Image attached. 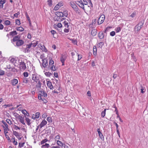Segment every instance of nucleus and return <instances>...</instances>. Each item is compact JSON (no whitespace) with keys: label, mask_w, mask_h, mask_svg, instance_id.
<instances>
[{"label":"nucleus","mask_w":148,"mask_h":148,"mask_svg":"<svg viewBox=\"0 0 148 148\" xmlns=\"http://www.w3.org/2000/svg\"><path fill=\"white\" fill-rule=\"evenodd\" d=\"M77 4L79 7L82 8L85 11H89L90 9V7L88 5V2L86 0L78 1Z\"/></svg>","instance_id":"obj_1"},{"label":"nucleus","mask_w":148,"mask_h":148,"mask_svg":"<svg viewBox=\"0 0 148 148\" xmlns=\"http://www.w3.org/2000/svg\"><path fill=\"white\" fill-rule=\"evenodd\" d=\"M56 15L57 16V18L56 20L61 21L64 19L66 18H64L65 17H67L68 15V12L66 10H64L63 12H56Z\"/></svg>","instance_id":"obj_2"},{"label":"nucleus","mask_w":148,"mask_h":148,"mask_svg":"<svg viewBox=\"0 0 148 148\" xmlns=\"http://www.w3.org/2000/svg\"><path fill=\"white\" fill-rule=\"evenodd\" d=\"M144 23L140 22L136 25L134 27V31L135 33L139 32L143 27Z\"/></svg>","instance_id":"obj_3"},{"label":"nucleus","mask_w":148,"mask_h":148,"mask_svg":"<svg viewBox=\"0 0 148 148\" xmlns=\"http://www.w3.org/2000/svg\"><path fill=\"white\" fill-rule=\"evenodd\" d=\"M19 69L21 71H24L27 68L26 64L24 62H21L19 63Z\"/></svg>","instance_id":"obj_4"},{"label":"nucleus","mask_w":148,"mask_h":148,"mask_svg":"<svg viewBox=\"0 0 148 148\" xmlns=\"http://www.w3.org/2000/svg\"><path fill=\"white\" fill-rule=\"evenodd\" d=\"M105 16L103 14L101 15L97 21V23L98 25H100L102 23L105 19Z\"/></svg>","instance_id":"obj_5"},{"label":"nucleus","mask_w":148,"mask_h":148,"mask_svg":"<svg viewBox=\"0 0 148 148\" xmlns=\"http://www.w3.org/2000/svg\"><path fill=\"white\" fill-rule=\"evenodd\" d=\"M47 123V121L45 120H43L41 123L40 125L39 126H37L36 129V131L37 132L38 130L39 126H40V128H42V127L46 125Z\"/></svg>","instance_id":"obj_6"},{"label":"nucleus","mask_w":148,"mask_h":148,"mask_svg":"<svg viewBox=\"0 0 148 148\" xmlns=\"http://www.w3.org/2000/svg\"><path fill=\"white\" fill-rule=\"evenodd\" d=\"M66 56L65 55L61 54L60 56V60L62 63V65H64V62L66 59Z\"/></svg>","instance_id":"obj_7"},{"label":"nucleus","mask_w":148,"mask_h":148,"mask_svg":"<svg viewBox=\"0 0 148 148\" xmlns=\"http://www.w3.org/2000/svg\"><path fill=\"white\" fill-rule=\"evenodd\" d=\"M13 134L15 136L18 140H20L21 139V133H18L16 131H13Z\"/></svg>","instance_id":"obj_8"},{"label":"nucleus","mask_w":148,"mask_h":148,"mask_svg":"<svg viewBox=\"0 0 148 148\" xmlns=\"http://www.w3.org/2000/svg\"><path fill=\"white\" fill-rule=\"evenodd\" d=\"M48 61L47 60L45 59H42V65L44 68H45L48 65Z\"/></svg>","instance_id":"obj_9"},{"label":"nucleus","mask_w":148,"mask_h":148,"mask_svg":"<svg viewBox=\"0 0 148 148\" xmlns=\"http://www.w3.org/2000/svg\"><path fill=\"white\" fill-rule=\"evenodd\" d=\"M63 5V3L61 2H59L57 4L54 8V10H58L60 7L62 6Z\"/></svg>","instance_id":"obj_10"},{"label":"nucleus","mask_w":148,"mask_h":148,"mask_svg":"<svg viewBox=\"0 0 148 148\" xmlns=\"http://www.w3.org/2000/svg\"><path fill=\"white\" fill-rule=\"evenodd\" d=\"M18 80L16 79H14L11 80V83L13 86H15L18 84Z\"/></svg>","instance_id":"obj_11"},{"label":"nucleus","mask_w":148,"mask_h":148,"mask_svg":"<svg viewBox=\"0 0 148 148\" xmlns=\"http://www.w3.org/2000/svg\"><path fill=\"white\" fill-rule=\"evenodd\" d=\"M17 118L19 120V121L23 125H25V123L24 121V118L22 116L18 115Z\"/></svg>","instance_id":"obj_12"},{"label":"nucleus","mask_w":148,"mask_h":148,"mask_svg":"<svg viewBox=\"0 0 148 148\" xmlns=\"http://www.w3.org/2000/svg\"><path fill=\"white\" fill-rule=\"evenodd\" d=\"M40 116V114L39 112H37L35 114H33L32 116V119H38Z\"/></svg>","instance_id":"obj_13"},{"label":"nucleus","mask_w":148,"mask_h":148,"mask_svg":"<svg viewBox=\"0 0 148 148\" xmlns=\"http://www.w3.org/2000/svg\"><path fill=\"white\" fill-rule=\"evenodd\" d=\"M97 132H98V134L101 139L102 140H103L104 139V138L103 136L102 133L100 132V128L97 129Z\"/></svg>","instance_id":"obj_14"},{"label":"nucleus","mask_w":148,"mask_h":148,"mask_svg":"<svg viewBox=\"0 0 148 148\" xmlns=\"http://www.w3.org/2000/svg\"><path fill=\"white\" fill-rule=\"evenodd\" d=\"M47 85L48 87L50 89L53 90V86L52 85L51 82L50 81H47Z\"/></svg>","instance_id":"obj_15"},{"label":"nucleus","mask_w":148,"mask_h":148,"mask_svg":"<svg viewBox=\"0 0 148 148\" xmlns=\"http://www.w3.org/2000/svg\"><path fill=\"white\" fill-rule=\"evenodd\" d=\"M24 43V41L22 40H19L16 42V44L17 46H21Z\"/></svg>","instance_id":"obj_16"},{"label":"nucleus","mask_w":148,"mask_h":148,"mask_svg":"<svg viewBox=\"0 0 148 148\" xmlns=\"http://www.w3.org/2000/svg\"><path fill=\"white\" fill-rule=\"evenodd\" d=\"M32 79L36 82H38L37 76L35 74H33L32 75Z\"/></svg>","instance_id":"obj_17"},{"label":"nucleus","mask_w":148,"mask_h":148,"mask_svg":"<svg viewBox=\"0 0 148 148\" xmlns=\"http://www.w3.org/2000/svg\"><path fill=\"white\" fill-rule=\"evenodd\" d=\"M59 142H56V144L58 146L61 147H64L65 146V144L63 143L62 142L59 140L58 141Z\"/></svg>","instance_id":"obj_18"},{"label":"nucleus","mask_w":148,"mask_h":148,"mask_svg":"<svg viewBox=\"0 0 148 148\" xmlns=\"http://www.w3.org/2000/svg\"><path fill=\"white\" fill-rule=\"evenodd\" d=\"M6 2V0H0V7L1 8H3V5Z\"/></svg>","instance_id":"obj_19"},{"label":"nucleus","mask_w":148,"mask_h":148,"mask_svg":"<svg viewBox=\"0 0 148 148\" xmlns=\"http://www.w3.org/2000/svg\"><path fill=\"white\" fill-rule=\"evenodd\" d=\"M99 37L100 39H102L104 37V35L102 32H101L99 33L98 34Z\"/></svg>","instance_id":"obj_20"},{"label":"nucleus","mask_w":148,"mask_h":148,"mask_svg":"<svg viewBox=\"0 0 148 148\" xmlns=\"http://www.w3.org/2000/svg\"><path fill=\"white\" fill-rule=\"evenodd\" d=\"M97 33V30L96 29H94L92 30L91 32V34L93 36H96Z\"/></svg>","instance_id":"obj_21"},{"label":"nucleus","mask_w":148,"mask_h":148,"mask_svg":"<svg viewBox=\"0 0 148 148\" xmlns=\"http://www.w3.org/2000/svg\"><path fill=\"white\" fill-rule=\"evenodd\" d=\"M40 48L43 51L45 52L47 51V50L45 48L44 45H41L40 46Z\"/></svg>","instance_id":"obj_22"},{"label":"nucleus","mask_w":148,"mask_h":148,"mask_svg":"<svg viewBox=\"0 0 148 148\" xmlns=\"http://www.w3.org/2000/svg\"><path fill=\"white\" fill-rule=\"evenodd\" d=\"M97 48L96 47L94 46L93 47V54L94 56H96L97 55Z\"/></svg>","instance_id":"obj_23"},{"label":"nucleus","mask_w":148,"mask_h":148,"mask_svg":"<svg viewBox=\"0 0 148 148\" xmlns=\"http://www.w3.org/2000/svg\"><path fill=\"white\" fill-rule=\"evenodd\" d=\"M50 145L48 143H45V144L42 145L41 146V148H48L49 147Z\"/></svg>","instance_id":"obj_24"},{"label":"nucleus","mask_w":148,"mask_h":148,"mask_svg":"<svg viewBox=\"0 0 148 148\" xmlns=\"http://www.w3.org/2000/svg\"><path fill=\"white\" fill-rule=\"evenodd\" d=\"M69 23L68 21H65L64 22V24L65 27L67 28L69 27Z\"/></svg>","instance_id":"obj_25"},{"label":"nucleus","mask_w":148,"mask_h":148,"mask_svg":"<svg viewBox=\"0 0 148 148\" xmlns=\"http://www.w3.org/2000/svg\"><path fill=\"white\" fill-rule=\"evenodd\" d=\"M11 140L12 141L14 145H16L18 144V143L17 141L15 140V138L14 137H12L11 138Z\"/></svg>","instance_id":"obj_26"},{"label":"nucleus","mask_w":148,"mask_h":148,"mask_svg":"<svg viewBox=\"0 0 148 148\" xmlns=\"http://www.w3.org/2000/svg\"><path fill=\"white\" fill-rule=\"evenodd\" d=\"M71 6L74 9H76L77 6L73 2H71L70 3Z\"/></svg>","instance_id":"obj_27"},{"label":"nucleus","mask_w":148,"mask_h":148,"mask_svg":"<svg viewBox=\"0 0 148 148\" xmlns=\"http://www.w3.org/2000/svg\"><path fill=\"white\" fill-rule=\"evenodd\" d=\"M31 44H32V47H34L38 44V42L36 41H34L31 43Z\"/></svg>","instance_id":"obj_28"},{"label":"nucleus","mask_w":148,"mask_h":148,"mask_svg":"<svg viewBox=\"0 0 148 148\" xmlns=\"http://www.w3.org/2000/svg\"><path fill=\"white\" fill-rule=\"evenodd\" d=\"M106 109H104V110L102 111L101 112V117L103 118L104 117L105 115H106Z\"/></svg>","instance_id":"obj_29"},{"label":"nucleus","mask_w":148,"mask_h":148,"mask_svg":"<svg viewBox=\"0 0 148 148\" xmlns=\"http://www.w3.org/2000/svg\"><path fill=\"white\" fill-rule=\"evenodd\" d=\"M60 137L59 135H58L56 136L54 138V139L56 142H59L58 141L59 140Z\"/></svg>","instance_id":"obj_30"},{"label":"nucleus","mask_w":148,"mask_h":148,"mask_svg":"<svg viewBox=\"0 0 148 148\" xmlns=\"http://www.w3.org/2000/svg\"><path fill=\"white\" fill-rule=\"evenodd\" d=\"M19 38L18 36H15L13 38V39H12V41L13 42H17L18 40H19Z\"/></svg>","instance_id":"obj_31"},{"label":"nucleus","mask_w":148,"mask_h":148,"mask_svg":"<svg viewBox=\"0 0 148 148\" xmlns=\"http://www.w3.org/2000/svg\"><path fill=\"white\" fill-rule=\"evenodd\" d=\"M48 141V140L47 139H45L44 140H42L40 142V144L41 145H43L44 143L47 142Z\"/></svg>","instance_id":"obj_32"},{"label":"nucleus","mask_w":148,"mask_h":148,"mask_svg":"<svg viewBox=\"0 0 148 148\" xmlns=\"http://www.w3.org/2000/svg\"><path fill=\"white\" fill-rule=\"evenodd\" d=\"M2 122L3 123V125L7 129H8L9 126L7 124V123L3 121H2Z\"/></svg>","instance_id":"obj_33"},{"label":"nucleus","mask_w":148,"mask_h":148,"mask_svg":"<svg viewBox=\"0 0 148 148\" xmlns=\"http://www.w3.org/2000/svg\"><path fill=\"white\" fill-rule=\"evenodd\" d=\"M17 33L16 31L11 32L10 33V35L12 36H14L17 34Z\"/></svg>","instance_id":"obj_34"},{"label":"nucleus","mask_w":148,"mask_h":148,"mask_svg":"<svg viewBox=\"0 0 148 148\" xmlns=\"http://www.w3.org/2000/svg\"><path fill=\"white\" fill-rule=\"evenodd\" d=\"M72 41V42L74 44L77 45V40L74 39H72L71 40Z\"/></svg>","instance_id":"obj_35"},{"label":"nucleus","mask_w":148,"mask_h":148,"mask_svg":"<svg viewBox=\"0 0 148 148\" xmlns=\"http://www.w3.org/2000/svg\"><path fill=\"white\" fill-rule=\"evenodd\" d=\"M17 108H18V110L19 111H22V106L21 104L17 105L16 106Z\"/></svg>","instance_id":"obj_36"},{"label":"nucleus","mask_w":148,"mask_h":148,"mask_svg":"<svg viewBox=\"0 0 148 148\" xmlns=\"http://www.w3.org/2000/svg\"><path fill=\"white\" fill-rule=\"evenodd\" d=\"M10 24V22L9 20H6L4 21V24L6 25H9Z\"/></svg>","instance_id":"obj_37"},{"label":"nucleus","mask_w":148,"mask_h":148,"mask_svg":"<svg viewBox=\"0 0 148 148\" xmlns=\"http://www.w3.org/2000/svg\"><path fill=\"white\" fill-rule=\"evenodd\" d=\"M140 90L141 91V93H143L145 91V87H143L141 85Z\"/></svg>","instance_id":"obj_38"},{"label":"nucleus","mask_w":148,"mask_h":148,"mask_svg":"<svg viewBox=\"0 0 148 148\" xmlns=\"http://www.w3.org/2000/svg\"><path fill=\"white\" fill-rule=\"evenodd\" d=\"M25 120L27 123V124L28 125L30 124V119L28 118H26Z\"/></svg>","instance_id":"obj_39"},{"label":"nucleus","mask_w":148,"mask_h":148,"mask_svg":"<svg viewBox=\"0 0 148 148\" xmlns=\"http://www.w3.org/2000/svg\"><path fill=\"white\" fill-rule=\"evenodd\" d=\"M136 15V13L135 11L133 12L130 16L132 18H134Z\"/></svg>","instance_id":"obj_40"},{"label":"nucleus","mask_w":148,"mask_h":148,"mask_svg":"<svg viewBox=\"0 0 148 148\" xmlns=\"http://www.w3.org/2000/svg\"><path fill=\"white\" fill-rule=\"evenodd\" d=\"M104 45L103 43L102 42H99L98 45V46L100 47L101 48L102 46H103Z\"/></svg>","instance_id":"obj_41"},{"label":"nucleus","mask_w":148,"mask_h":148,"mask_svg":"<svg viewBox=\"0 0 148 148\" xmlns=\"http://www.w3.org/2000/svg\"><path fill=\"white\" fill-rule=\"evenodd\" d=\"M47 3L48 5L50 6H51L52 5V1L51 0H48Z\"/></svg>","instance_id":"obj_42"},{"label":"nucleus","mask_w":148,"mask_h":148,"mask_svg":"<svg viewBox=\"0 0 148 148\" xmlns=\"http://www.w3.org/2000/svg\"><path fill=\"white\" fill-rule=\"evenodd\" d=\"M24 29L22 27H18L17 28L16 30L17 31H19L21 32H22L23 31Z\"/></svg>","instance_id":"obj_43"},{"label":"nucleus","mask_w":148,"mask_h":148,"mask_svg":"<svg viewBox=\"0 0 148 148\" xmlns=\"http://www.w3.org/2000/svg\"><path fill=\"white\" fill-rule=\"evenodd\" d=\"M47 120L49 122L52 123V118L50 117H48L47 118Z\"/></svg>","instance_id":"obj_44"},{"label":"nucleus","mask_w":148,"mask_h":148,"mask_svg":"<svg viewBox=\"0 0 148 148\" xmlns=\"http://www.w3.org/2000/svg\"><path fill=\"white\" fill-rule=\"evenodd\" d=\"M36 86L37 88H40L41 87V84L40 83V82L39 81H38V83H37Z\"/></svg>","instance_id":"obj_45"},{"label":"nucleus","mask_w":148,"mask_h":148,"mask_svg":"<svg viewBox=\"0 0 148 148\" xmlns=\"http://www.w3.org/2000/svg\"><path fill=\"white\" fill-rule=\"evenodd\" d=\"M13 128L14 129L16 130H20V127L15 125H14Z\"/></svg>","instance_id":"obj_46"},{"label":"nucleus","mask_w":148,"mask_h":148,"mask_svg":"<svg viewBox=\"0 0 148 148\" xmlns=\"http://www.w3.org/2000/svg\"><path fill=\"white\" fill-rule=\"evenodd\" d=\"M21 24L20 20L19 19H16V24L19 25Z\"/></svg>","instance_id":"obj_47"},{"label":"nucleus","mask_w":148,"mask_h":148,"mask_svg":"<svg viewBox=\"0 0 148 148\" xmlns=\"http://www.w3.org/2000/svg\"><path fill=\"white\" fill-rule=\"evenodd\" d=\"M77 56L78 57L77 60L79 61L82 59V56L81 55L79 54H78L77 53Z\"/></svg>","instance_id":"obj_48"},{"label":"nucleus","mask_w":148,"mask_h":148,"mask_svg":"<svg viewBox=\"0 0 148 148\" xmlns=\"http://www.w3.org/2000/svg\"><path fill=\"white\" fill-rule=\"evenodd\" d=\"M121 28L120 27H117L116 28V32H119L121 31Z\"/></svg>","instance_id":"obj_49"},{"label":"nucleus","mask_w":148,"mask_h":148,"mask_svg":"<svg viewBox=\"0 0 148 148\" xmlns=\"http://www.w3.org/2000/svg\"><path fill=\"white\" fill-rule=\"evenodd\" d=\"M32 44H31V43L29 44V45H27L26 46V49H29L30 48L32 47Z\"/></svg>","instance_id":"obj_50"},{"label":"nucleus","mask_w":148,"mask_h":148,"mask_svg":"<svg viewBox=\"0 0 148 148\" xmlns=\"http://www.w3.org/2000/svg\"><path fill=\"white\" fill-rule=\"evenodd\" d=\"M45 75L47 77H50L51 75V73L49 72H46L45 73Z\"/></svg>","instance_id":"obj_51"},{"label":"nucleus","mask_w":148,"mask_h":148,"mask_svg":"<svg viewBox=\"0 0 148 148\" xmlns=\"http://www.w3.org/2000/svg\"><path fill=\"white\" fill-rule=\"evenodd\" d=\"M51 33L53 35V38H56V37H54V35L55 34H56V32L54 30H51Z\"/></svg>","instance_id":"obj_52"},{"label":"nucleus","mask_w":148,"mask_h":148,"mask_svg":"<svg viewBox=\"0 0 148 148\" xmlns=\"http://www.w3.org/2000/svg\"><path fill=\"white\" fill-rule=\"evenodd\" d=\"M4 134L5 135V136L6 138L7 139V140L8 141H10V142L11 140H10V138L8 135L7 134Z\"/></svg>","instance_id":"obj_53"},{"label":"nucleus","mask_w":148,"mask_h":148,"mask_svg":"<svg viewBox=\"0 0 148 148\" xmlns=\"http://www.w3.org/2000/svg\"><path fill=\"white\" fill-rule=\"evenodd\" d=\"M54 61L52 59H51L49 61V65L50 66L51 65H52L54 64Z\"/></svg>","instance_id":"obj_54"},{"label":"nucleus","mask_w":148,"mask_h":148,"mask_svg":"<svg viewBox=\"0 0 148 148\" xmlns=\"http://www.w3.org/2000/svg\"><path fill=\"white\" fill-rule=\"evenodd\" d=\"M24 144L25 143H19L18 146L20 147H22L23 146Z\"/></svg>","instance_id":"obj_55"},{"label":"nucleus","mask_w":148,"mask_h":148,"mask_svg":"<svg viewBox=\"0 0 148 148\" xmlns=\"http://www.w3.org/2000/svg\"><path fill=\"white\" fill-rule=\"evenodd\" d=\"M25 15L26 17L27 18V19L28 20V21H30L31 20H30V18H29V15L27 14V13H26L25 14Z\"/></svg>","instance_id":"obj_56"},{"label":"nucleus","mask_w":148,"mask_h":148,"mask_svg":"<svg viewBox=\"0 0 148 148\" xmlns=\"http://www.w3.org/2000/svg\"><path fill=\"white\" fill-rule=\"evenodd\" d=\"M50 69L53 71H55L56 70V68L54 66H52L50 68Z\"/></svg>","instance_id":"obj_57"},{"label":"nucleus","mask_w":148,"mask_h":148,"mask_svg":"<svg viewBox=\"0 0 148 148\" xmlns=\"http://www.w3.org/2000/svg\"><path fill=\"white\" fill-rule=\"evenodd\" d=\"M23 75L25 77H27L28 76V73L27 72H24L23 73Z\"/></svg>","instance_id":"obj_58"},{"label":"nucleus","mask_w":148,"mask_h":148,"mask_svg":"<svg viewBox=\"0 0 148 148\" xmlns=\"http://www.w3.org/2000/svg\"><path fill=\"white\" fill-rule=\"evenodd\" d=\"M5 72L3 70H0V75H3L4 74Z\"/></svg>","instance_id":"obj_59"},{"label":"nucleus","mask_w":148,"mask_h":148,"mask_svg":"<svg viewBox=\"0 0 148 148\" xmlns=\"http://www.w3.org/2000/svg\"><path fill=\"white\" fill-rule=\"evenodd\" d=\"M9 128H8V129H4L3 130L4 131V134H7L8 133V131H9Z\"/></svg>","instance_id":"obj_60"},{"label":"nucleus","mask_w":148,"mask_h":148,"mask_svg":"<svg viewBox=\"0 0 148 148\" xmlns=\"http://www.w3.org/2000/svg\"><path fill=\"white\" fill-rule=\"evenodd\" d=\"M110 35L111 36H113L115 34V33L114 31H112L110 33Z\"/></svg>","instance_id":"obj_61"},{"label":"nucleus","mask_w":148,"mask_h":148,"mask_svg":"<svg viewBox=\"0 0 148 148\" xmlns=\"http://www.w3.org/2000/svg\"><path fill=\"white\" fill-rule=\"evenodd\" d=\"M20 14V13L19 12H18L17 13L15 14L14 16L17 18L18 17V15Z\"/></svg>","instance_id":"obj_62"},{"label":"nucleus","mask_w":148,"mask_h":148,"mask_svg":"<svg viewBox=\"0 0 148 148\" xmlns=\"http://www.w3.org/2000/svg\"><path fill=\"white\" fill-rule=\"evenodd\" d=\"M41 93V94H42V95H43L44 97H46L47 96V94L44 92H42Z\"/></svg>","instance_id":"obj_63"},{"label":"nucleus","mask_w":148,"mask_h":148,"mask_svg":"<svg viewBox=\"0 0 148 148\" xmlns=\"http://www.w3.org/2000/svg\"><path fill=\"white\" fill-rule=\"evenodd\" d=\"M47 116V114L45 113L43 114L42 116V118H46Z\"/></svg>","instance_id":"obj_64"}]
</instances>
